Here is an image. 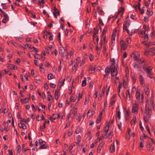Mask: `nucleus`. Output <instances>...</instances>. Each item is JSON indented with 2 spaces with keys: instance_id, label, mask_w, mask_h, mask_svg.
<instances>
[{
  "instance_id": "1",
  "label": "nucleus",
  "mask_w": 155,
  "mask_h": 155,
  "mask_svg": "<svg viewBox=\"0 0 155 155\" xmlns=\"http://www.w3.org/2000/svg\"><path fill=\"white\" fill-rule=\"evenodd\" d=\"M110 67H107L105 69L106 74L104 75V77L108 75L110 72L112 77H116L117 74V64L115 63L114 59L113 58L110 59Z\"/></svg>"
},
{
  "instance_id": "2",
  "label": "nucleus",
  "mask_w": 155,
  "mask_h": 155,
  "mask_svg": "<svg viewBox=\"0 0 155 155\" xmlns=\"http://www.w3.org/2000/svg\"><path fill=\"white\" fill-rule=\"evenodd\" d=\"M149 30V28H147L144 31H140V36L142 38H143L145 41L148 40V36L147 33V31Z\"/></svg>"
},
{
  "instance_id": "3",
  "label": "nucleus",
  "mask_w": 155,
  "mask_h": 155,
  "mask_svg": "<svg viewBox=\"0 0 155 155\" xmlns=\"http://www.w3.org/2000/svg\"><path fill=\"white\" fill-rule=\"evenodd\" d=\"M152 107L151 104H150L147 106L146 104L144 113L148 117H150L152 114V110L150 108Z\"/></svg>"
},
{
  "instance_id": "4",
  "label": "nucleus",
  "mask_w": 155,
  "mask_h": 155,
  "mask_svg": "<svg viewBox=\"0 0 155 155\" xmlns=\"http://www.w3.org/2000/svg\"><path fill=\"white\" fill-rule=\"evenodd\" d=\"M139 110V104L137 102L135 101V103L132 104V112L134 113H137Z\"/></svg>"
},
{
  "instance_id": "5",
  "label": "nucleus",
  "mask_w": 155,
  "mask_h": 155,
  "mask_svg": "<svg viewBox=\"0 0 155 155\" xmlns=\"http://www.w3.org/2000/svg\"><path fill=\"white\" fill-rule=\"evenodd\" d=\"M80 60V58L79 57H77L74 61V65L72 68V71L74 73L76 72Z\"/></svg>"
},
{
  "instance_id": "6",
  "label": "nucleus",
  "mask_w": 155,
  "mask_h": 155,
  "mask_svg": "<svg viewBox=\"0 0 155 155\" xmlns=\"http://www.w3.org/2000/svg\"><path fill=\"white\" fill-rule=\"evenodd\" d=\"M101 40L100 44L101 46L102 45H106L107 43L108 38L106 37L105 36H101Z\"/></svg>"
},
{
  "instance_id": "7",
  "label": "nucleus",
  "mask_w": 155,
  "mask_h": 155,
  "mask_svg": "<svg viewBox=\"0 0 155 155\" xmlns=\"http://www.w3.org/2000/svg\"><path fill=\"white\" fill-rule=\"evenodd\" d=\"M131 56L133 57L135 60H137L140 56V54L137 51L133 52L131 54Z\"/></svg>"
},
{
  "instance_id": "8",
  "label": "nucleus",
  "mask_w": 155,
  "mask_h": 155,
  "mask_svg": "<svg viewBox=\"0 0 155 155\" xmlns=\"http://www.w3.org/2000/svg\"><path fill=\"white\" fill-rule=\"evenodd\" d=\"M4 18L2 20V22L3 23H5L9 20V16L8 14L6 13L3 12V13Z\"/></svg>"
},
{
  "instance_id": "9",
  "label": "nucleus",
  "mask_w": 155,
  "mask_h": 155,
  "mask_svg": "<svg viewBox=\"0 0 155 155\" xmlns=\"http://www.w3.org/2000/svg\"><path fill=\"white\" fill-rule=\"evenodd\" d=\"M65 49L63 47H61L59 48V53L61 56H65L66 54H65Z\"/></svg>"
},
{
  "instance_id": "10",
  "label": "nucleus",
  "mask_w": 155,
  "mask_h": 155,
  "mask_svg": "<svg viewBox=\"0 0 155 155\" xmlns=\"http://www.w3.org/2000/svg\"><path fill=\"white\" fill-rule=\"evenodd\" d=\"M154 96L153 93H152L150 97V104H152V107L153 110H155V107H154V101L153 99V97Z\"/></svg>"
},
{
  "instance_id": "11",
  "label": "nucleus",
  "mask_w": 155,
  "mask_h": 155,
  "mask_svg": "<svg viewBox=\"0 0 155 155\" xmlns=\"http://www.w3.org/2000/svg\"><path fill=\"white\" fill-rule=\"evenodd\" d=\"M143 69L147 74L151 72L152 68L150 66H146L143 67Z\"/></svg>"
},
{
  "instance_id": "12",
  "label": "nucleus",
  "mask_w": 155,
  "mask_h": 155,
  "mask_svg": "<svg viewBox=\"0 0 155 155\" xmlns=\"http://www.w3.org/2000/svg\"><path fill=\"white\" fill-rule=\"evenodd\" d=\"M120 45L122 50H125L127 48V45L124 41H120Z\"/></svg>"
},
{
  "instance_id": "13",
  "label": "nucleus",
  "mask_w": 155,
  "mask_h": 155,
  "mask_svg": "<svg viewBox=\"0 0 155 155\" xmlns=\"http://www.w3.org/2000/svg\"><path fill=\"white\" fill-rule=\"evenodd\" d=\"M112 136V131L110 132L108 134H107V133H103L102 134L103 137L105 138H111Z\"/></svg>"
},
{
  "instance_id": "14",
  "label": "nucleus",
  "mask_w": 155,
  "mask_h": 155,
  "mask_svg": "<svg viewBox=\"0 0 155 155\" xmlns=\"http://www.w3.org/2000/svg\"><path fill=\"white\" fill-rule=\"evenodd\" d=\"M65 81V79H62L60 80L58 84V87L60 89L61 86H63L64 84V81Z\"/></svg>"
},
{
  "instance_id": "15",
  "label": "nucleus",
  "mask_w": 155,
  "mask_h": 155,
  "mask_svg": "<svg viewBox=\"0 0 155 155\" xmlns=\"http://www.w3.org/2000/svg\"><path fill=\"white\" fill-rule=\"evenodd\" d=\"M116 118H117L118 120L120 119V113L119 109V106L117 107L116 109Z\"/></svg>"
},
{
  "instance_id": "16",
  "label": "nucleus",
  "mask_w": 155,
  "mask_h": 155,
  "mask_svg": "<svg viewBox=\"0 0 155 155\" xmlns=\"http://www.w3.org/2000/svg\"><path fill=\"white\" fill-rule=\"evenodd\" d=\"M95 113V112L93 110H89L87 114V118H89L92 116Z\"/></svg>"
},
{
  "instance_id": "17",
  "label": "nucleus",
  "mask_w": 155,
  "mask_h": 155,
  "mask_svg": "<svg viewBox=\"0 0 155 155\" xmlns=\"http://www.w3.org/2000/svg\"><path fill=\"white\" fill-rule=\"evenodd\" d=\"M139 80L140 83L141 85H143L144 84V78L143 77L142 75H140L139 76Z\"/></svg>"
},
{
  "instance_id": "18",
  "label": "nucleus",
  "mask_w": 155,
  "mask_h": 155,
  "mask_svg": "<svg viewBox=\"0 0 155 155\" xmlns=\"http://www.w3.org/2000/svg\"><path fill=\"white\" fill-rule=\"evenodd\" d=\"M146 147L148 150L152 152L153 150V147L152 148V145L150 143H148L146 145Z\"/></svg>"
},
{
  "instance_id": "19",
  "label": "nucleus",
  "mask_w": 155,
  "mask_h": 155,
  "mask_svg": "<svg viewBox=\"0 0 155 155\" xmlns=\"http://www.w3.org/2000/svg\"><path fill=\"white\" fill-rule=\"evenodd\" d=\"M95 66H90V69L89 70V72L90 74H93L94 73L95 70Z\"/></svg>"
},
{
  "instance_id": "20",
  "label": "nucleus",
  "mask_w": 155,
  "mask_h": 155,
  "mask_svg": "<svg viewBox=\"0 0 155 155\" xmlns=\"http://www.w3.org/2000/svg\"><path fill=\"white\" fill-rule=\"evenodd\" d=\"M18 126L20 128H22L23 129H26L27 128L26 125L23 123L20 122L18 124Z\"/></svg>"
},
{
  "instance_id": "21",
  "label": "nucleus",
  "mask_w": 155,
  "mask_h": 155,
  "mask_svg": "<svg viewBox=\"0 0 155 155\" xmlns=\"http://www.w3.org/2000/svg\"><path fill=\"white\" fill-rule=\"evenodd\" d=\"M115 96L113 95L111 98L109 104L110 106L111 105L113 104H114L115 102Z\"/></svg>"
},
{
  "instance_id": "22",
  "label": "nucleus",
  "mask_w": 155,
  "mask_h": 155,
  "mask_svg": "<svg viewBox=\"0 0 155 155\" xmlns=\"http://www.w3.org/2000/svg\"><path fill=\"white\" fill-rule=\"evenodd\" d=\"M116 34V31L115 30L113 32L112 34V38H111V41L112 43L115 41Z\"/></svg>"
},
{
  "instance_id": "23",
  "label": "nucleus",
  "mask_w": 155,
  "mask_h": 155,
  "mask_svg": "<svg viewBox=\"0 0 155 155\" xmlns=\"http://www.w3.org/2000/svg\"><path fill=\"white\" fill-rule=\"evenodd\" d=\"M102 112H101L100 114L98 117H97L96 119V122L97 123H99L101 121V118L102 117Z\"/></svg>"
},
{
  "instance_id": "24",
  "label": "nucleus",
  "mask_w": 155,
  "mask_h": 155,
  "mask_svg": "<svg viewBox=\"0 0 155 155\" xmlns=\"http://www.w3.org/2000/svg\"><path fill=\"white\" fill-rule=\"evenodd\" d=\"M104 143V142H101L99 144V146L98 147L97 151L98 152H100L102 148V146Z\"/></svg>"
},
{
  "instance_id": "25",
  "label": "nucleus",
  "mask_w": 155,
  "mask_h": 155,
  "mask_svg": "<svg viewBox=\"0 0 155 155\" xmlns=\"http://www.w3.org/2000/svg\"><path fill=\"white\" fill-rule=\"evenodd\" d=\"M54 94L55 99L56 100H57L60 96V93L58 91L56 90Z\"/></svg>"
},
{
  "instance_id": "26",
  "label": "nucleus",
  "mask_w": 155,
  "mask_h": 155,
  "mask_svg": "<svg viewBox=\"0 0 155 155\" xmlns=\"http://www.w3.org/2000/svg\"><path fill=\"white\" fill-rule=\"evenodd\" d=\"M110 125L108 124L105 126L104 128V132L103 133H107V132L109 129Z\"/></svg>"
},
{
  "instance_id": "27",
  "label": "nucleus",
  "mask_w": 155,
  "mask_h": 155,
  "mask_svg": "<svg viewBox=\"0 0 155 155\" xmlns=\"http://www.w3.org/2000/svg\"><path fill=\"white\" fill-rule=\"evenodd\" d=\"M57 119H58V118L56 116V114H53L51 117H50V119L51 121L53 122V120H55Z\"/></svg>"
},
{
  "instance_id": "28",
  "label": "nucleus",
  "mask_w": 155,
  "mask_h": 155,
  "mask_svg": "<svg viewBox=\"0 0 155 155\" xmlns=\"http://www.w3.org/2000/svg\"><path fill=\"white\" fill-rule=\"evenodd\" d=\"M82 93H81L79 92L78 93V101L76 103V104H78L80 100L82 98Z\"/></svg>"
},
{
  "instance_id": "29",
  "label": "nucleus",
  "mask_w": 155,
  "mask_h": 155,
  "mask_svg": "<svg viewBox=\"0 0 155 155\" xmlns=\"http://www.w3.org/2000/svg\"><path fill=\"white\" fill-rule=\"evenodd\" d=\"M110 151L111 153L114 152L115 151V146L114 143L111 145L110 147Z\"/></svg>"
},
{
  "instance_id": "30",
  "label": "nucleus",
  "mask_w": 155,
  "mask_h": 155,
  "mask_svg": "<svg viewBox=\"0 0 155 155\" xmlns=\"http://www.w3.org/2000/svg\"><path fill=\"white\" fill-rule=\"evenodd\" d=\"M44 118V117L43 115H42L41 117L38 115L36 117L37 120L38 121L41 120H43Z\"/></svg>"
},
{
  "instance_id": "31",
  "label": "nucleus",
  "mask_w": 155,
  "mask_h": 155,
  "mask_svg": "<svg viewBox=\"0 0 155 155\" xmlns=\"http://www.w3.org/2000/svg\"><path fill=\"white\" fill-rule=\"evenodd\" d=\"M155 50V49L154 48H148L146 49L145 52H153Z\"/></svg>"
},
{
  "instance_id": "32",
  "label": "nucleus",
  "mask_w": 155,
  "mask_h": 155,
  "mask_svg": "<svg viewBox=\"0 0 155 155\" xmlns=\"http://www.w3.org/2000/svg\"><path fill=\"white\" fill-rule=\"evenodd\" d=\"M145 94L148 96L149 94V89L148 87H146L144 90Z\"/></svg>"
},
{
  "instance_id": "33",
  "label": "nucleus",
  "mask_w": 155,
  "mask_h": 155,
  "mask_svg": "<svg viewBox=\"0 0 155 155\" xmlns=\"http://www.w3.org/2000/svg\"><path fill=\"white\" fill-rule=\"evenodd\" d=\"M52 46L51 45H49L48 47H46L45 49L47 50V51L48 53H49L50 52L51 49L52 48Z\"/></svg>"
},
{
  "instance_id": "34",
  "label": "nucleus",
  "mask_w": 155,
  "mask_h": 155,
  "mask_svg": "<svg viewBox=\"0 0 155 155\" xmlns=\"http://www.w3.org/2000/svg\"><path fill=\"white\" fill-rule=\"evenodd\" d=\"M73 54V51H70V53H68L67 54V56H66L67 58L68 59H69L70 58L71 56V55H72Z\"/></svg>"
},
{
  "instance_id": "35",
  "label": "nucleus",
  "mask_w": 155,
  "mask_h": 155,
  "mask_svg": "<svg viewBox=\"0 0 155 155\" xmlns=\"http://www.w3.org/2000/svg\"><path fill=\"white\" fill-rule=\"evenodd\" d=\"M86 78H84V80L82 81V86H85L86 85Z\"/></svg>"
},
{
  "instance_id": "36",
  "label": "nucleus",
  "mask_w": 155,
  "mask_h": 155,
  "mask_svg": "<svg viewBox=\"0 0 155 155\" xmlns=\"http://www.w3.org/2000/svg\"><path fill=\"white\" fill-rule=\"evenodd\" d=\"M75 118H76V119L78 120L79 122L81 121V117L80 116V115H77L75 116Z\"/></svg>"
},
{
  "instance_id": "37",
  "label": "nucleus",
  "mask_w": 155,
  "mask_h": 155,
  "mask_svg": "<svg viewBox=\"0 0 155 155\" xmlns=\"http://www.w3.org/2000/svg\"><path fill=\"white\" fill-rule=\"evenodd\" d=\"M85 63V61L84 60H82L80 63V67L81 68H83L84 67V64Z\"/></svg>"
},
{
  "instance_id": "38",
  "label": "nucleus",
  "mask_w": 155,
  "mask_h": 155,
  "mask_svg": "<svg viewBox=\"0 0 155 155\" xmlns=\"http://www.w3.org/2000/svg\"><path fill=\"white\" fill-rule=\"evenodd\" d=\"M54 76H53L52 74H49L48 75V78L49 80H51L54 78Z\"/></svg>"
},
{
  "instance_id": "39",
  "label": "nucleus",
  "mask_w": 155,
  "mask_h": 155,
  "mask_svg": "<svg viewBox=\"0 0 155 155\" xmlns=\"http://www.w3.org/2000/svg\"><path fill=\"white\" fill-rule=\"evenodd\" d=\"M142 137H140V140H142V141L141 142H140V147L141 148H143V139H142Z\"/></svg>"
},
{
  "instance_id": "40",
  "label": "nucleus",
  "mask_w": 155,
  "mask_h": 155,
  "mask_svg": "<svg viewBox=\"0 0 155 155\" xmlns=\"http://www.w3.org/2000/svg\"><path fill=\"white\" fill-rule=\"evenodd\" d=\"M77 112V108H73L72 110V111L71 112L72 114L74 115H75Z\"/></svg>"
},
{
  "instance_id": "41",
  "label": "nucleus",
  "mask_w": 155,
  "mask_h": 155,
  "mask_svg": "<svg viewBox=\"0 0 155 155\" xmlns=\"http://www.w3.org/2000/svg\"><path fill=\"white\" fill-rule=\"evenodd\" d=\"M136 94H135V96L137 99H138L139 98L140 96V94L139 91L137 89L136 91Z\"/></svg>"
},
{
  "instance_id": "42",
  "label": "nucleus",
  "mask_w": 155,
  "mask_h": 155,
  "mask_svg": "<svg viewBox=\"0 0 155 155\" xmlns=\"http://www.w3.org/2000/svg\"><path fill=\"white\" fill-rule=\"evenodd\" d=\"M40 55L37 53H35L34 54V57L35 59H40Z\"/></svg>"
},
{
  "instance_id": "43",
  "label": "nucleus",
  "mask_w": 155,
  "mask_h": 155,
  "mask_svg": "<svg viewBox=\"0 0 155 155\" xmlns=\"http://www.w3.org/2000/svg\"><path fill=\"white\" fill-rule=\"evenodd\" d=\"M76 140L78 143V144H79L81 141V137L80 135H78L76 136Z\"/></svg>"
},
{
  "instance_id": "44",
  "label": "nucleus",
  "mask_w": 155,
  "mask_h": 155,
  "mask_svg": "<svg viewBox=\"0 0 155 155\" xmlns=\"http://www.w3.org/2000/svg\"><path fill=\"white\" fill-rule=\"evenodd\" d=\"M39 143L40 145H45V142L41 139L39 140Z\"/></svg>"
},
{
  "instance_id": "45",
  "label": "nucleus",
  "mask_w": 155,
  "mask_h": 155,
  "mask_svg": "<svg viewBox=\"0 0 155 155\" xmlns=\"http://www.w3.org/2000/svg\"><path fill=\"white\" fill-rule=\"evenodd\" d=\"M75 101V99L74 98V95H73L70 98V102H73Z\"/></svg>"
},
{
  "instance_id": "46",
  "label": "nucleus",
  "mask_w": 155,
  "mask_h": 155,
  "mask_svg": "<svg viewBox=\"0 0 155 155\" xmlns=\"http://www.w3.org/2000/svg\"><path fill=\"white\" fill-rule=\"evenodd\" d=\"M30 99V97L29 98H25L23 101V103H27L28 102V101Z\"/></svg>"
},
{
  "instance_id": "47",
  "label": "nucleus",
  "mask_w": 155,
  "mask_h": 155,
  "mask_svg": "<svg viewBox=\"0 0 155 155\" xmlns=\"http://www.w3.org/2000/svg\"><path fill=\"white\" fill-rule=\"evenodd\" d=\"M47 147L45 145H41L39 147V149H46Z\"/></svg>"
},
{
  "instance_id": "48",
  "label": "nucleus",
  "mask_w": 155,
  "mask_h": 155,
  "mask_svg": "<svg viewBox=\"0 0 155 155\" xmlns=\"http://www.w3.org/2000/svg\"><path fill=\"white\" fill-rule=\"evenodd\" d=\"M44 3V1L43 0H38V4L41 6L43 5Z\"/></svg>"
},
{
  "instance_id": "49",
  "label": "nucleus",
  "mask_w": 155,
  "mask_h": 155,
  "mask_svg": "<svg viewBox=\"0 0 155 155\" xmlns=\"http://www.w3.org/2000/svg\"><path fill=\"white\" fill-rule=\"evenodd\" d=\"M128 27L126 24L124 23L123 25V31H127L128 29L127 28V27Z\"/></svg>"
},
{
  "instance_id": "50",
  "label": "nucleus",
  "mask_w": 155,
  "mask_h": 155,
  "mask_svg": "<svg viewBox=\"0 0 155 155\" xmlns=\"http://www.w3.org/2000/svg\"><path fill=\"white\" fill-rule=\"evenodd\" d=\"M89 57L90 60L91 61H93L94 59V56L91 54H89Z\"/></svg>"
},
{
  "instance_id": "51",
  "label": "nucleus",
  "mask_w": 155,
  "mask_h": 155,
  "mask_svg": "<svg viewBox=\"0 0 155 155\" xmlns=\"http://www.w3.org/2000/svg\"><path fill=\"white\" fill-rule=\"evenodd\" d=\"M131 78L133 83H134L136 80L134 75L133 74L131 75Z\"/></svg>"
},
{
  "instance_id": "52",
  "label": "nucleus",
  "mask_w": 155,
  "mask_h": 155,
  "mask_svg": "<svg viewBox=\"0 0 155 155\" xmlns=\"http://www.w3.org/2000/svg\"><path fill=\"white\" fill-rule=\"evenodd\" d=\"M115 83H116V84H117V83H119V77H117L115 78L114 80Z\"/></svg>"
},
{
  "instance_id": "53",
  "label": "nucleus",
  "mask_w": 155,
  "mask_h": 155,
  "mask_svg": "<svg viewBox=\"0 0 155 155\" xmlns=\"http://www.w3.org/2000/svg\"><path fill=\"white\" fill-rule=\"evenodd\" d=\"M54 10L55 13H57L58 15H60L59 12L57 9L55 7H54Z\"/></svg>"
},
{
  "instance_id": "54",
  "label": "nucleus",
  "mask_w": 155,
  "mask_h": 155,
  "mask_svg": "<svg viewBox=\"0 0 155 155\" xmlns=\"http://www.w3.org/2000/svg\"><path fill=\"white\" fill-rule=\"evenodd\" d=\"M98 12L99 15H102L104 14L103 11L100 9H98Z\"/></svg>"
},
{
  "instance_id": "55",
  "label": "nucleus",
  "mask_w": 155,
  "mask_h": 155,
  "mask_svg": "<svg viewBox=\"0 0 155 155\" xmlns=\"http://www.w3.org/2000/svg\"><path fill=\"white\" fill-rule=\"evenodd\" d=\"M16 39L19 41H21L22 40V38L20 36L15 37Z\"/></svg>"
},
{
  "instance_id": "56",
  "label": "nucleus",
  "mask_w": 155,
  "mask_h": 155,
  "mask_svg": "<svg viewBox=\"0 0 155 155\" xmlns=\"http://www.w3.org/2000/svg\"><path fill=\"white\" fill-rule=\"evenodd\" d=\"M147 74V76L150 78H153V76H152V73L151 72L148 73Z\"/></svg>"
},
{
  "instance_id": "57",
  "label": "nucleus",
  "mask_w": 155,
  "mask_h": 155,
  "mask_svg": "<svg viewBox=\"0 0 155 155\" xmlns=\"http://www.w3.org/2000/svg\"><path fill=\"white\" fill-rule=\"evenodd\" d=\"M126 41L128 44H129L131 41L130 38H126Z\"/></svg>"
},
{
  "instance_id": "58",
  "label": "nucleus",
  "mask_w": 155,
  "mask_h": 155,
  "mask_svg": "<svg viewBox=\"0 0 155 155\" xmlns=\"http://www.w3.org/2000/svg\"><path fill=\"white\" fill-rule=\"evenodd\" d=\"M32 49L31 51H34L35 52H36L38 51V50L34 46H32Z\"/></svg>"
},
{
  "instance_id": "59",
  "label": "nucleus",
  "mask_w": 155,
  "mask_h": 155,
  "mask_svg": "<svg viewBox=\"0 0 155 155\" xmlns=\"http://www.w3.org/2000/svg\"><path fill=\"white\" fill-rule=\"evenodd\" d=\"M136 7H137L139 10H140V3L138 2V4L136 5Z\"/></svg>"
},
{
  "instance_id": "60",
  "label": "nucleus",
  "mask_w": 155,
  "mask_h": 155,
  "mask_svg": "<svg viewBox=\"0 0 155 155\" xmlns=\"http://www.w3.org/2000/svg\"><path fill=\"white\" fill-rule=\"evenodd\" d=\"M34 64L36 66H38L39 63L38 61L36 60H34Z\"/></svg>"
},
{
  "instance_id": "61",
  "label": "nucleus",
  "mask_w": 155,
  "mask_h": 155,
  "mask_svg": "<svg viewBox=\"0 0 155 155\" xmlns=\"http://www.w3.org/2000/svg\"><path fill=\"white\" fill-rule=\"evenodd\" d=\"M98 93V92L97 91H95V92L94 93V94L93 95V97L94 98H96L97 97V94Z\"/></svg>"
},
{
  "instance_id": "62",
  "label": "nucleus",
  "mask_w": 155,
  "mask_h": 155,
  "mask_svg": "<svg viewBox=\"0 0 155 155\" xmlns=\"http://www.w3.org/2000/svg\"><path fill=\"white\" fill-rule=\"evenodd\" d=\"M48 99L49 101L51 100H52V96L50 94L48 95Z\"/></svg>"
},
{
  "instance_id": "63",
  "label": "nucleus",
  "mask_w": 155,
  "mask_h": 155,
  "mask_svg": "<svg viewBox=\"0 0 155 155\" xmlns=\"http://www.w3.org/2000/svg\"><path fill=\"white\" fill-rule=\"evenodd\" d=\"M130 18L133 20H135L136 18L135 15L133 14H132L130 16Z\"/></svg>"
},
{
  "instance_id": "64",
  "label": "nucleus",
  "mask_w": 155,
  "mask_h": 155,
  "mask_svg": "<svg viewBox=\"0 0 155 155\" xmlns=\"http://www.w3.org/2000/svg\"><path fill=\"white\" fill-rule=\"evenodd\" d=\"M152 38H155V30L151 33Z\"/></svg>"
}]
</instances>
